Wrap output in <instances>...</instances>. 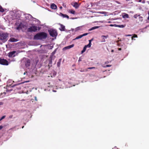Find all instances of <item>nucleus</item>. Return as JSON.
Wrapping results in <instances>:
<instances>
[{"label": "nucleus", "mask_w": 149, "mask_h": 149, "mask_svg": "<svg viewBox=\"0 0 149 149\" xmlns=\"http://www.w3.org/2000/svg\"><path fill=\"white\" fill-rule=\"evenodd\" d=\"M51 8L52 9H56L57 8V7L54 3H52L51 5Z\"/></svg>", "instance_id": "4468645a"}, {"label": "nucleus", "mask_w": 149, "mask_h": 149, "mask_svg": "<svg viewBox=\"0 0 149 149\" xmlns=\"http://www.w3.org/2000/svg\"><path fill=\"white\" fill-rule=\"evenodd\" d=\"M132 35L128 34V35H126V36H132Z\"/></svg>", "instance_id": "4c0bfd02"}, {"label": "nucleus", "mask_w": 149, "mask_h": 149, "mask_svg": "<svg viewBox=\"0 0 149 149\" xmlns=\"http://www.w3.org/2000/svg\"><path fill=\"white\" fill-rule=\"evenodd\" d=\"M109 36L108 35H107L106 36H104L102 35L101 36V38H102V40L101 41L102 42H104L106 41L105 39H107L108 37Z\"/></svg>", "instance_id": "1a4fd4ad"}, {"label": "nucleus", "mask_w": 149, "mask_h": 149, "mask_svg": "<svg viewBox=\"0 0 149 149\" xmlns=\"http://www.w3.org/2000/svg\"><path fill=\"white\" fill-rule=\"evenodd\" d=\"M80 71L81 72H84V70H80Z\"/></svg>", "instance_id": "ea45409f"}, {"label": "nucleus", "mask_w": 149, "mask_h": 149, "mask_svg": "<svg viewBox=\"0 0 149 149\" xmlns=\"http://www.w3.org/2000/svg\"><path fill=\"white\" fill-rule=\"evenodd\" d=\"M9 34L7 33L0 32V40L4 42L7 41Z\"/></svg>", "instance_id": "f03ea898"}, {"label": "nucleus", "mask_w": 149, "mask_h": 149, "mask_svg": "<svg viewBox=\"0 0 149 149\" xmlns=\"http://www.w3.org/2000/svg\"><path fill=\"white\" fill-rule=\"evenodd\" d=\"M47 37V34L44 32H42L38 33L35 35L33 37L34 40H40L45 39Z\"/></svg>", "instance_id": "f257e3e1"}, {"label": "nucleus", "mask_w": 149, "mask_h": 149, "mask_svg": "<svg viewBox=\"0 0 149 149\" xmlns=\"http://www.w3.org/2000/svg\"><path fill=\"white\" fill-rule=\"evenodd\" d=\"M87 47V46H85L83 49V50L81 52V53L83 54L84 52L86 50V49Z\"/></svg>", "instance_id": "f3484780"}, {"label": "nucleus", "mask_w": 149, "mask_h": 149, "mask_svg": "<svg viewBox=\"0 0 149 149\" xmlns=\"http://www.w3.org/2000/svg\"><path fill=\"white\" fill-rule=\"evenodd\" d=\"M19 89H21V88H20L19 87Z\"/></svg>", "instance_id": "3c124183"}, {"label": "nucleus", "mask_w": 149, "mask_h": 149, "mask_svg": "<svg viewBox=\"0 0 149 149\" xmlns=\"http://www.w3.org/2000/svg\"><path fill=\"white\" fill-rule=\"evenodd\" d=\"M121 50V48H119L118 49V50Z\"/></svg>", "instance_id": "a18cd8bd"}, {"label": "nucleus", "mask_w": 149, "mask_h": 149, "mask_svg": "<svg viewBox=\"0 0 149 149\" xmlns=\"http://www.w3.org/2000/svg\"><path fill=\"white\" fill-rule=\"evenodd\" d=\"M37 30V27L36 26H31L28 29V31L29 32H35Z\"/></svg>", "instance_id": "39448f33"}, {"label": "nucleus", "mask_w": 149, "mask_h": 149, "mask_svg": "<svg viewBox=\"0 0 149 149\" xmlns=\"http://www.w3.org/2000/svg\"><path fill=\"white\" fill-rule=\"evenodd\" d=\"M74 46V44H72L71 45L66 47L63 48V51L65 50L66 49H70L72 47H73Z\"/></svg>", "instance_id": "9d476101"}, {"label": "nucleus", "mask_w": 149, "mask_h": 149, "mask_svg": "<svg viewBox=\"0 0 149 149\" xmlns=\"http://www.w3.org/2000/svg\"><path fill=\"white\" fill-rule=\"evenodd\" d=\"M22 24H20L18 25V26L17 27V30H19V29H22V27H21V25H22Z\"/></svg>", "instance_id": "6ab92c4d"}, {"label": "nucleus", "mask_w": 149, "mask_h": 149, "mask_svg": "<svg viewBox=\"0 0 149 149\" xmlns=\"http://www.w3.org/2000/svg\"><path fill=\"white\" fill-rule=\"evenodd\" d=\"M140 16V15H138L137 14H136L134 16V17L136 19L139 16Z\"/></svg>", "instance_id": "bb28decb"}, {"label": "nucleus", "mask_w": 149, "mask_h": 149, "mask_svg": "<svg viewBox=\"0 0 149 149\" xmlns=\"http://www.w3.org/2000/svg\"><path fill=\"white\" fill-rule=\"evenodd\" d=\"M98 13L100 14H106L108 13L107 12H104V11L99 12Z\"/></svg>", "instance_id": "b1692460"}, {"label": "nucleus", "mask_w": 149, "mask_h": 149, "mask_svg": "<svg viewBox=\"0 0 149 149\" xmlns=\"http://www.w3.org/2000/svg\"><path fill=\"white\" fill-rule=\"evenodd\" d=\"M61 59H59V62H60H60H61Z\"/></svg>", "instance_id": "79ce46f5"}, {"label": "nucleus", "mask_w": 149, "mask_h": 149, "mask_svg": "<svg viewBox=\"0 0 149 149\" xmlns=\"http://www.w3.org/2000/svg\"><path fill=\"white\" fill-rule=\"evenodd\" d=\"M88 33H84L82 35V36H86L88 34Z\"/></svg>", "instance_id": "7c9ffc66"}, {"label": "nucleus", "mask_w": 149, "mask_h": 149, "mask_svg": "<svg viewBox=\"0 0 149 149\" xmlns=\"http://www.w3.org/2000/svg\"><path fill=\"white\" fill-rule=\"evenodd\" d=\"M60 9H62V6H61L60 7Z\"/></svg>", "instance_id": "09e8293b"}, {"label": "nucleus", "mask_w": 149, "mask_h": 149, "mask_svg": "<svg viewBox=\"0 0 149 149\" xmlns=\"http://www.w3.org/2000/svg\"><path fill=\"white\" fill-rule=\"evenodd\" d=\"M13 117V115H11L9 116V118H12Z\"/></svg>", "instance_id": "f704fd0d"}, {"label": "nucleus", "mask_w": 149, "mask_h": 149, "mask_svg": "<svg viewBox=\"0 0 149 149\" xmlns=\"http://www.w3.org/2000/svg\"><path fill=\"white\" fill-rule=\"evenodd\" d=\"M111 52H113V50H111Z\"/></svg>", "instance_id": "8fccbe9b"}, {"label": "nucleus", "mask_w": 149, "mask_h": 149, "mask_svg": "<svg viewBox=\"0 0 149 149\" xmlns=\"http://www.w3.org/2000/svg\"><path fill=\"white\" fill-rule=\"evenodd\" d=\"M56 49H55L54 51H53L52 52V54L53 55L54 54H55V53H56Z\"/></svg>", "instance_id": "473e14b6"}, {"label": "nucleus", "mask_w": 149, "mask_h": 149, "mask_svg": "<svg viewBox=\"0 0 149 149\" xmlns=\"http://www.w3.org/2000/svg\"><path fill=\"white\" fill-rule=\"evenodd\" d=\"M70 12L71 13V14H75V11L73 10H70Z\"/></svg>", "instance_id": "aec40b11"}, {"label": "nucleus", "mask_w": 149, "mask_h": 149, "mask_svg": "<svg viewBox=\"0 0 149 149\" xmlns=\"http://www.w3.org/2000/svg\"><path fill=\"white\" fill-rule=\"evenodd\" d=\"M61 14L62 15V16H63V17H66L68 19L69 18V16L68 15H66L63 14Z\"/></svg>", "instance_id": "4be33fe9"}, {"label": "nucleus", "mask_w": 149, "mask_h": 149, "mask_svg": "<svg viewBox=\"0 0 149 149\" xmlns=\"http://www.w3.org/2000/svg\"><path fill=\"white\" fill-rule=\"evenodd\" d=\"M25 19H26L29 20L32 17V16L29 14H25Z\"/></svg>", "instance_id": "f8f14e48"}, {"label": "nucleus", "mask_w": 149, "mask_h": 149, "mask_svg": "<svg viewBox=\"0 0 149 149\" xmlns=\"http://www.w3.org/2000/svg\"><path fill=\"white\" fill-rule=\"evenodd\" d=\"M20 84H17V85H14V86H16V85H20Z\"/></svg>", "instance_id": "c03bdc74"}, {"label": "nucleus", "mask_w": 149, "mask_h": 149, "mask_svg": "<svg viewBox=\"0 0 149 149\" xmlns=\"http://www.w3.org/2000/svg\"><path fill=\"white\" fill-rule=\"evenodd\" d=\"M94 68H95V67H92L88 68L87 69H94Z\"/></svg>", "instance_id": "2f4dec72"}, {"label": "nucleus", "mask_w": 149, "mask_h": 149, "mask_svg": "<svg viewBox=\"0 0 149 149\" xmlns=\"http://www.w3.org/2000/svg\"><path fill=\"white\" fill-rule=\"evenodd\" d=\"M49 34L52 37L56 36L57 35V33L55 30H51L49 31Z\"/></svg>", "instance_id": "20e7f679"}, {"label": "nucleus", "mask_w": 149, "mask_h": 149, "mask_svg": "<svg viewBox=\"0 0 149 149\" xmlns=\"http://www.w3.org/2000/svg\"><path fill=\"white\" fill-rule=\"evenodd\" d=\"M148 18H147V19H148V20H149V11H148Z\"/></svg>", "instance_id": "58836bf2"}, {"label": "nucleus", "mask_w": 149, "mask_h": 149, "mask_svg": "<svg viewBox=\"0 0 149 149\" xmlns=\"http://www.w3.org/2000/svg\"><path fill=\"white\" fill-rule=\"evenodd\" d=\"M82 37H83L82 36V35H80L78 36L75 39H74V40H75V39H79V38H81Z\"/></svg>", "instance_id": "412c9836"}, {"label": "nucleus", "mask_w": 149, "mask_h": 149, "mask_svg": "<svg viewBox=\"0 0 149 149\" xmlns=\"http://www.w3.org/2000/svg\"><path fill=\"white\" fill-rule=\"evenodd\" d=\"M141 1H142V0H139V2H141Z\"/></svg>", "instance_id": "de8ad7c7"}, {"label": "nucleus", "mask_w": 149, "mask_h": 149, "mask_svg": "<svg viewBox=\"0 0 149 149\" xmlns=\"http://www.w3.org/2000/svg\"><path fill=\"white\" fill-rule=\"evenodd\" d=\"M99 27L98 26H95L92 27V28H91L89 30V31H91V30H93L94 29H97V28H98Z\"/></svg>", "instance_id": "2eb2a0df"}, {"label": "nucleus", "mask_w": 149, "mask_h": 149, "mask_svg": "<svg viewBox=\"0 0 149 149\" xmlns=\"http://www.w3.org/2000/svg\"><path fill=\"white\" fill-rule=\"evenodd\" d=\"M110 26H113V25H112V24H110Z\"/></svg>", "instance_id": "49530a36"}, {"label": "nucleus", "mask_w": 149, "mask_h": 149, "mask_svg": "<svg viewBox=\"0 0 149 149\" xmlns=\"http://www.w3.org/2000/svg\"><path fill=\"white\" fill-rule=\"evenodd\" d=\"M59 25L60 26V28H59V29L61 31H65V26H64L63 25L61 24H59Z\"/></svg>", "instance_id": "9b49d317"}, {"label": "nucleus", "mask_w": 149, "mask_h": 149, "mask_svg": "<svg viewBox=\"0 0 149 149\" xmlns=\"http://www.w3.org/2000/svg\"><path fill=\"white\" fill-rule=\"evenodd\" d=\"M71 4L75 8H78L79 5H78V3L77 2H75L74 3H72Z\"/></svg>", "instance_id": "6e6552de"}, {"label": "nucleus", "mask_w": 149, "mask_h": 149, "mask_svg": "<svg viewBox=\"0 0 149 149\" xmlns=\"http://www.w3.org/2000/svg\"><path fill=\"white\" fill-rule=\"evenodd\" d=\"M60 64V62H59L57 63V65L58 66H59Z\"/></svg>", "instance_id": "72a5a7b5"}, {"label": "nucleus", "mask_w": 149, "mask_h": 149, "mask_svg": "<svg viewBox=\"0 0 149 149\" xmlns=\"http://www.w3.org/2000/svg\"><path fill=\"white\" fill-rule=\"evenodd\" d=\"M3 104V102H0V105H2Z\"/></svg>", "instance_id": "e433bc0d"}, {"label": "nucleus", "mask_w": 149, "mask_h": 149, "mask_svg": "<svg viewBox=\"0 0 149 149\" xmlns=\"http://www.w3.org/2000/svg\"><path fill=\"white\" fill-rule=\"evenodd\" d=\"M91 43H90V42H89V44L87 45H86L87 46V47H90L91 46Z\"/></svg>", "instance_id": "cd10ccee"}, {"label": "nucleus", "mask_w": 149, "mask_h": 149, "mask_svg": "<svg viewBox=\"0 0 149 149\" xmlns=\"http://www.w3.org/2000/svg\"><path fill=\"white\" fill-rule=\"evenodd\" d=\"M17 41V39L15 38H10L9 40H8L10 42H16Z\"/></svg>", "instance_id": "ddd939ff"}, {"label": "nucleus", "mask_w": 149, "mask_h": 149, "mask_svg": "<svg viewBox=\"0 0 149 149\" xmlns=\"http://www.w3.org/2000/svg\"><path fill=\"white\" fill-rule=\"evenodd\" d=\"M52 61H50V63H49V64H52Z\"/></svg>", "instance_id": "37998d69"}, {"label": "nucleus", "mask_w": 149, "mask_h": 149, "mask_svg": "<svg viewBox=\"0 0 149 149\" xmlns=\"http://www.w3.org/2000/svg\"><path fill=\"white\" fill-rule=\"evenodd\" d=\"M5 117H6V116H2L1 117V118L0 119V120H1L3 119Z\"/></svg>", "instance_id": "c756f323"}, {"label": "nucleus", "mask_w": 149, "mask_h": 149, "mask_svg": "<svg viewBox=\"0 0 149 149\" xmlns=\"http://www.w3.org/2000/svg\"><path fill=\"white\" fill-rule=\"evenodd\" d=\"M111 65H107L105 66H104V68H106V67H111Z\"/></svg>", "instance_id": "c85d7f7f"}, {"label": "nucleus", "mask_w": 149, "mask_h": 149, "mask_svg": "<svg viewBox=\"0 0 149 149\" xmlns=\"http://www.w3.org/2000/svg\"><path fill=\"white\" fill-rule=\"evenodd\" d=\"M137 35H136L135 34H134L133 35V36L132 37V40H133L134 38H137Z\"/></svg>", "instance_id": "5701e85b"}, {"label": "nucleus", "mask_w": 149, "mask_h": 149, "mask_svg": "<svg viewBox=\"0 0 149 149\" xmlns=\"http://www.w3.org/2000/svg\"><path fill=\"white\" fill-rule=\"evenodd\" d=\"M86 71H87V70H86Z\"/></svg>", "instance_id": "603ef678"}, {"label": "nucleus", "mask_w": 149, "mask_h": 149, "mask_svg": "<svg viewBox=\"0 0 149 149\" xmlns=\"http://www.w3.org/2000/svg\"><path fill=\"white\" fill-rule=\"evenodd\" d=\"M126 26V25H117V26L120 27V28H124Z\"/></svg>", "instance_id": "a211bd4d"}, {"label": "nucleus", "mask_w": 149, "mask_h": 149, "mask_svg": "<svg viewBox=\"0 0 149 149\" xmlns=\"http://www.w3.org/2000/svg\"><path fill=\"white\" fill-rule=\"evenodd\" d=\"M0 64L3 65H8L9 63L6 59L0 58Z\"/></svg>", "instance_id": "7ed1b4c3"}, {"label": "nucleus", "mask_w": 149, "mask_h": 149, "mask_svg": "<svg viewBox=\"0 0 149 149\" xmlns=\"http://www.w3.org/2000/svg\"><path fill=\"white\" fill-rule=\"evenodd\" d=\"M4 10L2 8V7L0 6V12H4Z\"/></svg>", "instance_id": "393cba45"}, {"label": "nucleus", "mask_w": 149, "mask_h": 149, "mask_svg": "<svg viewBox=\"0 0 149 149\" xmlns=\"http://www.w3.org/2000/svg\"><path fill=\"white\" fill-rule=\"evenodd\" d=\"M25 65L26 67H29L31 64L30 60L29 59H26L25 62Z\"/></svg>", "instance_id": "423d86ee"}, {"label": "nucleus", "mask_w": 149, "mask_h": 149, "mask_svg": "<svg viewBox=\"0 0 149 149\" xmlns=\"http://www.w3.org/2000/svg\"><path fill=\"white\" fill-rule=\"evenodd\" d=\"M123 18H129V15L125 13V14L123 15Z\"/></svg>", "instance_id": "dca6fc26"}, {"label": "nucleus", "mask_w": 149, "mask_h": 149, "mask_svg": "<svg viewBox=\"0 0 149 149\" xmlns=\"http://www.w3.org/2000/svg\"><path fill=\"white\" fill-rule=\"evenodd\" d=\"M27 73V72H25L23 74H24V75H25V74H26V73Z\"/></svg>", "instance_id": "a19ab883"}, {"label": "nucleus", "mask_w": 149, "mask_h": 149, "mask_svg": "<svg viewBox=\"0 0 149 149\" xmlns=\"http://www.w3.org/2000/svg\"><path fill=\"white\" fill-rule=\"evenodd\" d=\"M16 53V52L15 51H13L10 52L8 53V56L9 57H14L15 56V54Z\"/></svg>", "instance_id": "0eeeda50"}, {"label": "nucleus", "mask_w": 149, "mask_h": 149, "mask_svg": "<svg viewBox=\"0 0 149 149\" xmlns=\"http://www.w3.org/2000/svg\"><path fill=\"white\" fill-rule=\"evenodd\" d=\"M139 19L140 21L141 22H142L143 19V17H142L140 16L139 17Z\"/></svg>", "instance_id": "a878e982"}, {"label": "nucleus", "mask_w": 149, "mask_h": 149, "mask_svg": "<svg viewBox=\"0 0 149 149\" xmlns=\"http://www.w3.org/2000/svg\"><path fill=\"white\" fill-rule=\"evenodd\" d=\"M24 128V126H23L22 127V128Z\"/></svg>", "instance_id": "864d4df0"}, {"label": "nucleus", "mask_w": 149, "mask_h": 149, "mask_svg": "<svg viewBox=\"0 0 149 149\" xmlns=\"http://www.w3.org/2000/svg\"><path fill=\"white\" fill-rule=\"evenodd\" d=\"M93 38H92L91 40H89V42L91 43V42L93 40Z\"/></svg>", "instance_id": "c9c22d12"}]
</instances>
